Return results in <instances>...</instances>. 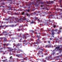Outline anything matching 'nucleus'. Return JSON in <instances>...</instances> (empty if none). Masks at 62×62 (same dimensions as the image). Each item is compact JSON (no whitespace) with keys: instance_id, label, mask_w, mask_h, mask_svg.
Returning <instances> with one entry per match:
<instances>
[{"instance_id":"f257e3e1","label":"nucleus","mask_w":62,"mask_h":62,"mask_svg":"<svg viewBox=\"0 0 62 62\" xmlns=\"http://www.w3.org/2000/svg\"><path fill=\"white\" fill-rule=\"evenodd\" d=\"M36 2H37V3H35L34 2H31L29 3V5L30 6L31 5H34V6H35V7H39V2H38L37 0Z\"/></svg>"},{"instance_id":"f03ea898","label":"nucleus","mask_w":62,"mask_h":62,"mask_svg":"<svg viewBox=\"0 0 62 62\" xmlns=\"http://www.w3.org/2000/svg\"><path fill=\"white\" fill-rule=\"evenodd\" d=\"M19 37L21 38V39H20V42H22V40H23V42H24L23 44H25L26 42V41L24 39V38L23 37L22 38V37L21 36H19Z\"/></svg>"},{"instance_id":"7ed1b4c3","label":"nucleus","mask_w":62,"mask_h":62,"mask_svg":"<svg viewBox=\"0 0 62 62\" xmlns=\"http://www.w3.org/2000/svg\"><path fill=\"white\" fill-rule=\"evenodd\" d=\"M23 37L24 38H25V39H26L27 38H28V37H30V35L28 33H26L25 35H23Z\"/></svg>"},{"instance_id":"20e7f679","label":"nucleus","mask_w":62,"mask_h":62,"mask_svg":"<svg viewBox=\"0 0 62 62\" xmlns=\"http://www.w3.org/2000/svg\"><path fill=\"white\" fill-rule=\"evenodd\" d=\"M40 35V33H39L37 35L36 37L38 39H37V41H39V39H40V37H41Z\"/></svg>"},{"instance_id":"39448f33","label":"nucleus","mask_w":62,"mask_h":62,"mask_svg":"<svg viewBox=\"0 0 62 62\" xmlns=\"http://www.w3.org/2000/svg\"><path fill=\"white\" fill-rule=\"evenodd\" d=\"M39 43H42V42L40 41V40L39 41H37L36 42H34V44H37V45H38L39 44Z\"/></svg>"},{"instance_id":"423d86ee","label":"nucleus","mask_w":62,"mask_h":62,"mask_svg":"<svg viewBox=\"0 0 62 62\" xmlns=\"http://www.w3.org/2000/svg\"><path fill=\"white\" fill-rule=\"evenodd\" d=\"M45 13H46V12H44L42 13L39 14V15L40 16V17H41V16H44Z\"/></svg>"},{"instance_id":"0eeeda50","label":"nucleus","mask_w":62,"mask_h":62,"mask_svg":"<svg viewBox=\"0 0 62 62\" xmlns=\"http://www.w3.org/2000/svg\"><path fill=\"white\" fill-rule=\"evenodd\" d=\"M60 46H58V47H56V48L55 49V50L56 49H59L60 50V51H61L60 52V53H61V51H62V48L59 49V48H60Z\"/></svg>"},{"instance_id":"6e6552de","label":"nucleus","mask_w":62,"mask_h":62,"mask_svg":"<svg viewBox=\"0 0 62 62\" xmlns=\"http://www.w3.org/2000/svg\"><path fill=\"white\" fill-rule=\"evenodd\" d=\"M14 18V17H9V18L6 19V21H8L9 20H12V19H13Z\"/></svg>"},{"instance_id":"1a4fd4ad","label":"nucleus","mask_w":62,"mask_h":62,"mask_svg":"<svg viewBox=\"0 0 62 62\" xmlns=\"http://www.w3.org/2000/svg\"><path fill=\"white\" fill-rule=\"evenodd\" d=\"M8 49H9L8 50V51L10 52H11V51H12L13 50V49H12V48L11 47H8Z\"/></svg>"},{"instance_id":"9d476101","label":"nucleus","mask_w":62,"mask_h":62,"mask_svg":"<svg viewBox=\"0 0 62 62\" xmlns=\"http://www.w3.org/2000/svg\"><path fill=\"white\" fill-rule=\"evenodd\" d=\"M1 35H7V32L6 31H4L3 32V33L1 34Z\"/></svg>"},{"instance_id":"9b49d317","label":"nucleus","mask_w":62,"mask_h":62,"mask_svg":"<svg viewBox=\"0 0 62 62\" xmlns=\"http://www.w3.org/2000/svg\"><path fill=\"white\" fill-rule=\"evenodd\" d=\"M38 54H43V53H42V51L39 50V52L38 53Z\"/></svg>"},{"instance_id":"f8f14e48","label":"nucleus","mask_w":62,"mask_h":62,"mask_svg":"<svg viewBox=\"0 0 62 62\" xmlns=\"http://www.w3.org/2000/svg\"><path fill=\"white\" fill-rule=\"evenodd\" d=\"M30 32H31V36L32 37H33V38H34V36H33V33H34V31H33V30H31L30 31Z\"/></svg>"},{"instance_id":"ddd939ff","label":"nucleus","mask_w":62,"mask_h":62,"mask_svg":"<svg viewBox=\"0 0 62 62\" xmlns=\"http://www.w3.org/2000/svg\"><path fill=\"white\" fill-rule=\"evenodd\" d=\"M16 56H17V57H22V55L20 54H16Z\"/></svg>"},{"instance_id":"4468645a","label":"nucleus","mask_w":62,"mask_h":62,"mask_svg":"<svg viewBox=\"0 0 62 62\" xmlns=\"http://www.w3.org/2000/svg\"><path fill=\"white\" fill-rule=\"evenodd\" d=\"M49 5H47L46 4H44L43 5H42L41 6V7H45L46 6H49Z\"/></svg>"},{"instance_id":"2eb2a0df","label":"nucleus","mask_w":62,"mask_h":62,"mask_svg":"<svg viewBox=\"0 0 62 62\" xmlns=\"http://www.w3.org/2000/svg\"><path fill=\"white\" fill-rule=\"evenodd\" d=\"M9 45V44L7 43V44H3V45L4 46H8V45Z\"/></svg>"},{"instance_id":"dca6fc26","label":"nucleus","mask_w":62,"mask_h":62,"mask_svg":"<svg viewBox=\"0 0 62 62\" xmlns=\"http://www.w3.org/2000/svg\"><path fill=\"white\" fill-rule=\"evenodd\" d=\"M54 16L52 14L48 18H50L51 17H52L53 18H54Z\"/></svg>"},{"instance_id":"f3484780","label":"nucleus","mask_w":62,"mask_h":62,"mask_svg":"<svg viewBox=\"0 0 62 62\" xmlns=\"http://www.w3.org/2000/svg\"><path fill=\"white\" fill-rule=\"evenodd\" d=\"M43 47H45V48H47V47H48V45H45L44 44V45H43Z\"/></svg>"},{"instance_id":"a211bd4d","label":"nucleus","mask_w":62,"mask_h":62,"mask_svg":"<svg viewBox=\"0 0 62 62\" xmlns=\"http://www.w3.org/2000/svg\"><path fill=\"white\" fill-rule=\"evenodd\" d=\"M3 41L4 42H6V41H7V39L6 38H3Z\"/></svg>"},{"instance_id":"6ab92c4d","label":"nucleus","mask_w":62,"mask_h":62,"mask_svg":"<svg viewBox=\"0 0 62 62\" xmlns=\"http://www.w3.org/2000/svg\"><path fill=\"white\" fill-rule=\"evenodd\" d=\"M45 59L46 60H50L49 57H46Z\"/></svg>"},{"instance_id":"aec40b11","label":"nucleus","mask_w":62,"mask_h":62,"mask_svg":"<svg viewBox=\"0 0 62 62\" xmlns=\"http://www.w3.org/2000/svg\"><path fill=\"white\" fill-rule=\"evenodd\" d=\"M21 44L18 43L16 45V46H21Z\"/></svg>"},{"instance_id":"412c9836","label":"nucleus","mask_w":62,"mask_h":62,"mask_svg":"<svg viewBox=\"0 0 62 62\" xmlns=\"http://www.w3.org/2000/svg\"><path fill=\"white\" fill-rule=\"evenodd\" d=\"M25 19H23L22 18H20V21H24Z\"/></svg>"},{"instance_id":"4be33fe9","label":"nucleus","mask_w":62,"mask_h":62,"mask_svg":"<svg viewBox=\"0 0 62 62\" xmlns=\"http://www.w3.org/2000/svg\"><path fill=\"white\" fill-rule=\"evenodd\" d=\"M8 1L9 3H10L11 2L10 4H11V2H12V0H8Z\"/></svg>"},{"instance_id":"5701e85b","label":"nucleus","mask_w":62,"mask_h":62,"mask_svg":"<svg viewBox=\"0 0 62 62\" xmlns=\"http://www.w3.org/2000/svg\"><path fill=\"white\" fill-rule=\"evenodd\" d=\"M4 49L5 50V47H3L2 48H0V50H2V49Z\"/></svg>"},{"instance_id":"b1692460","label":"nucleus","mask_w":62,"mask_h":62,"mask_svg":"<svg viewBox=\"0 0 62 62\" xmlns=\"http://www.w3.org/2000/svg\"><path fill=\"white\" fill-rule=\"evenodd\" d=\"M35 20H38V21H39V19H38V17H35Z\"/></svg>"},{"instance_id":"393cba45","label":"nucleus","mask_w":62,"mask_h":62,"mask_svg":"<svg viewBox=\"0 0 62 62\" xmlns=\"http://www.w3.org/2000/svg\"><path fill=\"white\" fill-rule=\"evenodd\" d=\"M46 3L48 4H51V1H47Z\"/></svg>"},{"instance_id":"a878e982","label":"nucleus","mask_w":62,"mask_h":62,"mask_svg":"<svg viewBox=\"0 0 62 62\" xmlns=\"http://www.w3.org/2000/svg\"><path fill=\"white\" fill-rule=\"evenodd\" d=\"M3 26L2 25H1L0 26V29H2V28H3Z\"/></svg>"},{"instance_id":"bb28decb","label":"nucleus","mask_w":62,"mask_h":62,"mask_svg":"<svg viewBox=\"0 0 62 62\" xmlns=\"http://www.w3.org/2000/svg\"><path fill=\"white\" fill-rule=\"evenodd\" d=\"M61 31H59L58 32H57V34H59L60 33H61Z\"/></svg>"},{"instance_id":"cd10ccee","label":"nucleus","mask_w":62,"mask_h":62,"mask_svg":"<svg viewBox=\"0 0 62 62\" xmlns=\"http://www.w3.org/2000/svg\"><path fill=\"white\" fill-rule=\"evenodd\" d=\"M52 35H54V34H55V33H54V31H53L52 32Z\"/></svg>"},{"instance_id":"c85d7f7f","label":"nucleus","mask_w":62,"mask_h":62,"mask_svg":"<svg viewBox=\"0 0 62 62\" xmlns=\"http://www.w3.org/2000/svg\"><path fill=\"white\" fill-rule=\"evenodd\" d=\"M21 14V15H23V14H24V12H22Z\"/></svg>"},{"instance_id":"c756f323","label":"nucleus","mask_w":62,"mask_h":62,"mask_svg":"<svg viewBox=\"0 0 62 62\" xmlns=\"http://www.w3.org/2000/svg\"><path fill=\"white\" fill-rule=\"evenodd\" d=\"M24 59L26 60H27V57H26V58H24Z\"/></svg>"},{"instance_id":"7c9ffc66","label":"nucleus","mask_w":62,"mask_h":62,"mask_svg":"<svg viewBox=\"0 0 62 62\" xmlns=\"http://www.w3.org/2000/svg\"><path fill=\"white\" fill-rule=\"evenodd\" d=\"M58 30L57 29L54 30V31H57Z\"/></svg>"},{"instance_id":"2f4dec72","label":"nucleus","mask_w":62,"mask_h":62,"mask_svg":"<svg viewBox=\"0 0 62 62\" xmlns=\"http://www.w3.org/2000/svg\"><path fill=\"white\" fill-rule=\"evenodd\" d=\"M47 42L48 43H51V41L50 40H48L47 41Z\"/></svg>"},{"instance_id":"473e14b6","label":"nucleus","mask_w":62,"mask_h":62,"mask_svg":"<svg viewBox=\"0 0 62 62\" xmlns=\"http://www.w3.org/2000/svg\"><path fill=\"white\" fill-rule=\"evenodd\" d=\"M29 43L30 44H31V45H32V44H33V45H34V43Z\"/></svg>"},{"instance_id":"72a5a7b5","label":"nucleus","mask_w":62,"mask_h":62,"mask_svg":"<svg viewBox=\"0 0 62 62\" xmlns=\"http://www.w3.org/2000/svg\"><path fill=\"white\" fill-rule=\"evenodd\" d=\"M53 3H54V1H50V4H53Z\"/></svg>"},{"instance_id":"f704fd0d","label":"nucleus","mask_w":62,"mask_h":62,"mask_svg":"<svg viewBox=\"0 0 62 62\" xmlns=\"http://www.w3.org/2000/svg\"><path fill=\"white\" fill-rule=\"evenodd\" d=\"M50 32H53V31H54V30H53V29H52L50 31Z\"/></svg>"},{"instance_id":"c9c22d12","label":"nucleus","mask_w":62,"mask_h":62,"mask_svg":"<svg viewBox=\"0 0 62 62\" xmlns=\"http://www.w3.org/2000/svg\"><path fill=\"white\" fill-rule=\"evenodd\" d=\"M10 59H11V60L13 59V58H12V56H11L10 57Z\"/></svg>"},{"instance_id":"e433bc0d","label":"nucleus","mask_w":62,"mask_h":62,"mask_svg":"<svg viewBox=\"0 0 62 62\" xmlns=\"http://www.w3.org/2000/svg\"><path fill=\"white\" fill-rule=\"evenodd\" d=\"M14 35V34H11L10 35H9V36H10V37H11V36H13Z\"/></svg>"},{"instance_id":"4c0bfd02","label":"nucleus","mask_w":62,"mask_h":62,"mask_svg":"<svg viewBox=\"0 0 62 62\" xmlns=\"http://www.w3.org/2000/svg\"><path fill=\"white\" fill-rule=\"evenodd\" d=\"M12 39H15V37H13L12 38Z\"/></svg>"},{"instance_id":"58836bf2","label":"nucleus","mask_w":62,"mask_h":62,"mask_svg":"<svg viewBox=\"0 0 62 62\" xmlns=\"http://www.w3.org/2000/svg\"><path fill=\"white\" fill-rule=\"evenodd\" d=\"M52 54H55V52H53L52 53Z\"/></svg>"},{"instance_id":"ea45409f","label":"nucleus","mask_w":62,"mask_h":62,"mask_svg":"<svg viewBox=\"0 0 62 62\" xmlns=\"http://www.w3.org/2000/svg\"><path fill=\"white\" fill-rule=\"evenodd\" d=\"M60 17H61V18H62V14L60 15Z\"/></svg>"},{"instance_id":"a19ab883","label":"nucleus","mask_w":62,"mask_h":62,"mask_svg":"<svg viewBox=\"0 0 62 62\" xmlns=\"http://www.w3.org/2000/svg\"><path fill=\"white\" fill-rule=\"evenodd\" d=\"M9 8L8 9V10H10V9H11V8L10 7H9Z\"/></svg>"},{"instance_id":"79ce46f5","label":"nucleus","mask_w":62,"mask_h":62,"mask_svg":"<svg viewBox=\"0 0 62 62\" xmlns=\"http://www.w3.org/2000/svg\"><path fill=\"white\" fill-rule=\"evenodd\" d=\"M34 23V22H30L31 24H33Z\"/></svg>"},{"instance_id":"37998d69","label":"nucleus","mask_w":62,"mask_h":62,"mask_svg":"<svg viewBox=\"0 0 62 62\" xmlns=\"http://www.w3.org/2000/svg\"><path fill=\"white\" fill-rule=\"evenodd\" d=\"M41 49H40V47H38V48H37V50H40Z\"/></svg>"},{"instance_id":"c03bdc74","label":"nucleus","mask_w":62,"mask_h":62,"mask_svg":"<svg viewBox=\"0 0 62 62\" xmlns=\"http://www.w3.org/2000/svg\"><path fill=\"white\" fill-rule=\"evenodd\" d=\"M40 50H41L42 51H43V50H44V49H41V48Z\"/></svg>"},{"instance_id":"a18cd8bd","label":"nucleus","mask_w":62,"mask_h":62,"mask_svg":"<svg viewBox=\"0 0 62 62\" xmlns=\"http://www.w3.org/2000/svg\"><path fill=\"white\" fill-rule=\"evenodd\" d=\"M60 57V56L59 55V56H57V58H59V57Z\"/></svg>"},{"instance_id":"49530a36","label":"nucleus","mask_w":62,"mask_h":62,"mask_svg":"<svg viewBox=\"0 0 62 62\" xmlns=\"http://www.w3.org/2000/svg\"><path fill=\"white\" fill-rule=\"evenodd\" d=\"M41 4H44V2H41Z\"/></svg>"},{"instance_id":"de8ad7c7","label":"nucleus","mask_w":62,"mask_h":62,"mask_svg":"<svg viewBox=\"0 0 62 62\" xmlns=\"http://www.w3.org/2000/svg\"><path fill=\"white\" fill-rule=\"evenodd\" d=\"M34 33L35 34H37V35H38V33L36 32H34Z\"/></svg>"},{"instance_id":"09e8293b","label":"nucleus","mask_w":62,"mask_h":62,"mask_svg":"<svg viewBox=\"0 0 62 62\" xmlns=\"http://www.w3.org/2000/svg\"><path fill=\"white\" fill-rule=\"evenodd\" d=\"M6 23V22H1V23Z\"/></svg>"},{"instance_id":"8fccbe9b","label":"nucleus","mask_w":62,"mask_h":62,"mask_svg":"<svg viewBox=\"0 0 62 62\" xmlns=\"http://www.w3.org/2000/svg\"><path fill=\"white\" fill-rule=\"evenodd\" d=\"M17 30L19 31H20L21 30V29H18Z\"/></svg>"},{"instance_id":"3c124183","label":"nucleus","mask_w":62,"mask_h":62,"mask_svg":"<svg viewBox=\"0 0 62 62\" xmlns=\"http://www.w3.org/2000/svg\"><path fill=\"white\" fill-rule=\"evenodd\" d=\"M12 26V27H14V25H12L11 26Z\"/></svg>"},{"instance_id":"603ef678","label":"nucleus","mask_w":62,"mask_h":62,"mask_svg":"<svg viewBox=\"0 0 62 62\" xmlns=\"http://www.w3.org/2000/svg\"><path fill=\"white\" fill-rule=\"evenodd\" d=\"M26 11H28V12H29V11L30 10L29 9L28 10H26Z\"/></svg>"},{"instance_id":"864d4df0","label":"nucleus","mask_w":62,"mask_h":62,"mask_svg":"<svg viewBox=\"0 0 62 62\" xmlns=\"http://www.w3.org/2000/svg\"><path fill=\"white\" fill-rule=\"evenodd\" d=\"M1 40H2V38H0V41H1Z\"/></svg>"},{"instance_id":"5fc2aeb1","label":"nucleus","mask_w":62,"mask_h":62,"mask_svg":"<svg viewBox=\"0 0 62 62\" xmlns=\"http://www.w3.org/2000/svg\"><path fill=\"white\" fill-rule=\"evenodd\" d=\"M37 45H34V47H37Z\"/></svg>"},{"instance_id":"6e6d98bb","label":"nucleus","mask_w":62,"mask_h":62,"mask_svg":"<svg viewBox=\"0 0 62 62\" xmlns=\"http://www.w3.org/2000/svg\"><path fill=\"white\" fill-rule=\"evenodd\" d=\"M32 40V39L31 38H30L29 39V40Z\"/></svg>"},{"instance_id":"4d7b16f0","label":"nucleus","mask_w":62,"mask_h":62,"mask_svg":"<svg viewBox=\"0 0 62 62\" xmlns=\"http://www.w3.org/2000/svg\"><path fill=\"white\" fill-rule=\"evenodd\" d=\"M18 39L17 37L15 38V39Z\"/></svg>"},{"instance_id":"13d9d810","label":"nucleus","mask_w":62,"mask_h":62,"mask_svg":"<svg viewBox=\"0 0 62 62\" xmlns=\"http://www.w3.org/2000/svg\"><path fill=\"white\" fill-rule=\"evenodd\" d=\"M44 62H46V60H44L43 61Z\"/></svg>"},{"instance_id":"bf43d9fd","label":"nucleus","mask_w":62,"mask_h":62,"mask_svg":"<svg viewBox=\"0 0 62 62\" xmlns=\"http://www.w3.org/2000/svg\"><path fill=\"white\" fill-rule=\"evenodd\" d=\"M41 57H43V55H42L41 56Z\"/></svg>"},{"instance_id":"052dcab7","label":"nucleus","mask_w":62,"mask_h":62,"mask_svg":"<svg viewBox=\"0 0 62 62\" xmlns=\"http://www.w3.org/2000/svg\"><path fill=\"white\" fill-rule=\"evenodd\" d=\"M52 38H50V40H52Z\"/></svg>"},{"instance_id":"680f3d73","label":"nucleus","mask_w":62,"mask_h":62,"mask_svg":"<svg viewBox=\"0 0 62 62\" xmlns=\"http://www.w3.org/2000/svg\"><path fill=\"white\" fill-rule=\"evenodd\" d=\"M40 11H38V13H40Z\"/></svg>"},{"instance_id":"e2e57ef3","label":"nucleus","mask_w":62,"mask_h":62,"mask_svg":"<svg viewBox=\"0 0 62 62\" xmlns=\"http://www.w3.org/2000/svg\"><path fill=\"white\" fill-rule=\"evenodd\" d=\"M58 9L59 10H60L61 9V11H62V9Z\"/></svg>"},{"instance_id":"0e129e2a","label":"nucleus","mask_w":62,"mask_h":62,"mask_svg":"<svg viewBox=\"0 0 62 62\" xmlns=\"http://www.w3.org/2000/svg\"><path fill=\"white\" fill-rule=\"evenodd\" d=\"M54 27H56V26L55 25L54 26Z\"/></svg>"},{"instance_id":"69168bd1","label":"nucleus","mask_w":62,"mask_h":62,"mask_svg":"<svg viewBox=\"0 0 62 62\" xmlns=\"http://www.w3.org/2000/svg\"><path fill=\"white\" fill-rule=\"evenodd\" d=\"M15 15H17V13H16L15 14Z\"/></svg>"},{"instance_id":"338daca9","label":"nucleus","mask_w":62,"mask_h":62,"mask_svg":"<svg viewBox=\"0 0 62 62\" xmlns=\"http://www.w3.org/2000/svg\"><path fill=\"white\" fill-rule=\"evenodd\" d=\"M61 8L62 7V5H61Z\"/></svg>"},{"instance_id":"774afa93","label":"nucleus","mask_w":62,"mask_h":62,"mask_svg":"<svg viewBox=\"0 0 62 62\" xmlns=\"http://www.w3.org/2000/svg\"><path fill=\"white\" fill-rule=\"evenodd\" d=\"M2 61H3L4 62H5V60H3Z\"/></svg>"}]
</instances>
